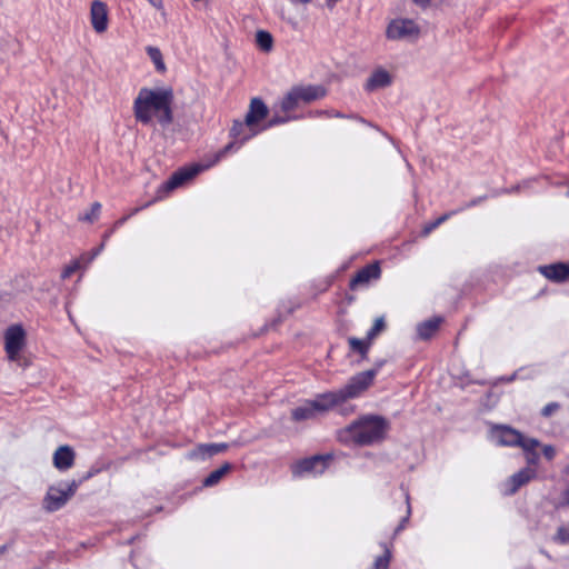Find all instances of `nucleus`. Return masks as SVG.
Listing matches in <instances>:
<instances>
[{
	"label": "nucleus",
	"mask_w": 569,
	"mask_h": 569,
	"mask_svg": "<svg viewBox=\"0 0 569 569\" xmlns=\"http://www.w3.org/2000/svg\"><path fill=\"white\" fill-rule=\"evenodd\" d=\"M74 458V450L70 446H60L53 453V466L60 471H66L73 466Z\"/></svg>",
	"instance_id": "2eb2a0df"
},
{
	"label": "nucleus",
	"mask_w": 569,
	"mask_h": 569,
	"mask_svg": "<svg viewBox=\"0 0 569 569\" xmlns=\"http://www.w3.org/2000/svg\"><path fill=\"white\" fill-rule=\"evenodd\" d=\"M413 1H415V3H417L418 6H420V7H423V8H425V7L429 6V3H430V1H431V0H413Z\"/></svg>",
	"instance_id": "79ce46f5"
},
{
	"label": "nucleus",
	"mask_w": 569,
	"mask_h": 569,
	"mask_svg": "<svg viewBox=\"0 0 569 569\" xmlns=\"http://www.w3.org/2000/svg\"><path fill=\"white\" fill-rule=\"evenodd\" d=\"M490 439L498 446L520 447L527 438L509 426L499 425L490 429Z\"/></svg>",
	"instance_id": "0eeeda50"
},
{
	"label": "nucleus",
	"mask_w": 569,
	"mask_h": 569,
	"mask_svg": "<svg viewBox=\"0 0 569 569\" xmlns=\"http://www.w3.org/2000/svg\"><path fill=\"white\" fill-rule=\"evenodd\" d=\"M300 98L296 88L293 87L281 100L280 108L282 111L288 112L295 110L300 104Z\"/></svg>",
	"instance_id": "b1692460"
},
{
	"label": "nucleus",
	"mask_w": 569,
	"mask_h": 569,
	"mask_svg": "<svg viewBox=\"0 0 569 569\" xmlns=\"http://www.w3.org/2000/svg\"><path fill=\"white\" fill-rule=\"evenodd\" d=\"M79 268L80 263L78 261H72L70 264L64 267V269L61 272V278L63 280L70 278Z\"/></svg>",
	"instance_id": "473e14b6"
},
{
	"label": "nucleus",
	"mask_w": 569,
	"mask_h": 569,
	"mask_svg": "<svg viewBox=\"0 0 569 569\" xmlns=\"http://www.w3.org/2000/svg\"><path fill=\"white\" fill-rule=\"evenodd\" d=\"M331 116L336 117V118H346L345 114L340 113V112H335L332 113Z\"/></svg>",
	"instance_id": "de8ad7c7"
},
{
	"label": "nucleus",
	"mask_w": 569,
	"mask_h": 569,
	"mask_svg": "<svg viewBox=\"0 0 569 569\" xmlns=\"http://www.w3.org/2000/svg\"><path fill=\"white\" fill-rule=\"evenodd\" d=\"M539 271L549 280L562 282L569 277V266L566 263H552L539 267Z\"/></svg>",
	"instance_id": "dca6fc26"
},
{
	"label": "nucleus",
	"mask_w": 569,
	"mask_h": 569,
	"mask_svg": "<svg viewBox=\"0 0 569 569\" xmlns=\"http://www.w3.org/2000/svg\"><path fill=\"white\" fill-rule=\"evenodd\" d=\"M380 274L381 269L378 262L367 264L355 274L349 287L351 290H356L359 287L367 286L371 280L378 279Z\"/></svg>",
	"instance_id": "f8f14e48"
},
{
	"label": "nucleus",
	"mask_w": 569,
	"mask_h": 569,
	"mask_svg": "<svg viewBox=\"0 0 569 569\" xmlns=\"http://www.w3.org/2000/svg\"><path fill=\"white\" fill-rule=\"evenodd\" d=\"M292 2H300L302 4H307L309 2H311V0H291Z\"/></svg>",
	"instance_id": "49530a36"
},
{
	"label": "nucleus",
	"mask_w": 569,
	"mask_h": 569,
	"mask_svg": "<svg viewBox=\"0 0 569 569\" xmlns=\"http://www.w3.org/2000/svg\"><path fill=\"white\" fill-rule=\"evenodd\" d=\"M152 7H154L158 10L163 9V1L162 0H147Z\"/></svg>",
	"instance_id": "ea45409f"
},
{
	"label": "nucleus",
	"mask_w": 569,
	"mask_h": 569,
	"mask_svg": "<svg viewBox=\"0 0 569 569\" xmlns=\"http://www.w3.org/2000/svg\"><path fill=\"white\" fill-rule=\"evenodd\" d=\"M381 365L382 362L378 365V368L366 370L351 377L348 383L340 388L345 400L357 398L367 390L373 382Z\"/></svg>",
	"instance_id": "39448f33"
},
{
	"label": "nucleus",
	"mask_w": 569,
	"mask_h": 569,
	"mask_svg": "<svg viewBox=\"0 0 569 569\" xmlns=\"http://www.w3.org/2000/svg\"><path fill=\"white\" fill-rule=\"evenodd\" d=\"M483 199H486V197H478V198H475L472 199L470 202L466 203L462 208H460L459 210H463V209H467V208H471V207H475L477 204H479Z\"/></svg>",
	"instance_id": "e433bc0d"
},
{
	"label": "nucleus",
	"mask_w": 569,
	"mask_h": 569,
	"mask_svg": "<svg viewBox=\"0 0 569 569\" xmlns=\"http://www.w3.org/2000/svg\"><path fill=\"white\" fill-rule=\"evenodd\" d=\"M555 540L562 545H569V526L559 527Z\"/></svg>",
	"instance_id": "2f4dec72"
},
{
	"label": "nucleus",
	"mask_w": 569,
	"mask_h": 569,
	"mask_svg": "<svg viewBox=\"0 0 569 569\" xmlns=\"http://www.w3.org/2000/svg\"><path fill=\"white\" fill-rule=\"evenodd\" d=\"M559 407L560 406L558 402H550L542 408L541 415L543 417H550L553 412H556L559 409Z\"/></svg>",
	"instance_id": "72a5a7b5"
},
{
	"label": "nucleus",
	"mask_w": 569,
	"mask_h": 569,
	"mask_svg": "<svg viewBox=\"0 0 569 569\" xmlns=\"http://www.w3.org/2000/svg\"><path fill=\"white\" fill-rule=\"evenodd\" d=\"M540 442L536 438H527L523 443L520 446V448L525 452V458L528 463V467L533 466L536 467L539 463L540 456L537 451V448L539 447Z\"/></svg>",
	"instance_id": "aec40b11"
},
{
	"label": "nucleus",
	"mask_w": 569,
	"mask_h": 569,
	"mask_svg": "<svg viewBox=\"0 0 569 569\" xmlns=\"http://www.w3.org/2000/svg\"><path fill=\"white\" fill-rule=\"evenodd\" d=\"M100 210H101V204L99 202H93L91 204L90 212L84 213L83 216H81L80 220L92 222V221H94L98 218V216L100 213Z\"/></svg>",
	"instance_id": "7c9ffc66"
},
{
	"label": "nucleus",
	"mask_w": 569,
	"mask_h": 569,
	"mask_svg": "<svg viewBox=\"0 0 569 569\" xmlns=\"http://www.w3.org/2000/svg\"><path fill=\"white\" fill-rule=\"evenodd\" d=\"M330 456H312L297 462L292 469L295 476H303L307 473L321 475L328 467Z\"/></svg>",
	"instance_id": "1a4fd4ad"
},
{
	"label": "nucleus",
	"mask_w": 569,
	"mask_h": 569,
	"mask_svg": "<svg viewBox=\"0 0 569 569\" xmlns=\"http://www.w3.org/2000/svg\"><path fill=\"white\" fill-rule=\"evenodd\" d=\"M297 93L300 101L303 103H310L319 100L327 94L326 89L322 86H296Z\"/></svg>",
	"instance_id": "a211bd4d"
},
{
	"label": "nucleus",
	"mask_w": 569,
	"mask_h": 569,
	"mask_svg": "<svg viewBox=\"0 0 569 569\" xmlns=\"http://www.w3.org/2000/svg\"><path fill=\"white\" fill-rule=\"evenodd\" d=\"M262 129L260 128H251L247 124V119L244 118V121H234L231 129H230V136L237 140H239V146L237 149L241 147L246 141L261 132Z\"/></svg>",
	"instance_id": "4468645a"
},
{
	"label": "nucleus",
	"mask_w": 569,
	"mask_h": 569,
	"mask_svg": "<svg viewBox=\"0 0 569 569\" xmlns=\"http://www.w3.org/2000/svg\"><path fill=\"white\" fill-rule=\"evenodd\" d=\"M437 227H439V226H438V223H437V222H436V220H435V221H432V222H430V223H428V224H426V226H425V228H423V233H425V234H428V233H430L432 230H435Z\"/></svg>",
	"instance_id": "58836bf2"
},
{
	"label": "nucleus",
	"mask_w": 569,
	"mask_h": 569,
	"mask_svg": "<svg viewBox=\"0 0 569 569\" xmlns=\"http://www.w3.org/2000/svg\"><path fill=\"white\" fill-rule=\"evenodd\" d=\"M80 483L81 480H72L50 486L42 501L43 509L48 512L60 510L73 497Z\"/></svg>",
	"instance_id": "7ed1b4c3"
},
{
	"label": "nucleus",
	"mask_w": 569,
	"mask_h": 569,
	"mask_svg": "<svg viewBox=\"0 0 569 569\" xmlns=\"http://www.w3.org/2000/svg\"><path fill=\"white\" fill-rule=\"evenodd\" d=\"M562 505L569 506V487L562 492Z\"/></svg>",
	"instance_id": "a19ab883"
},
{
	"label": "nucleus",
	"mask_w": 569,
	"mask_h": 569,
	"mask_svg": "<svg viewBox=\"0 0 569 569\" xmlns=\"http://www.w3.org/2000/svg\"><path fill=\"white\" fill-rule=\"evenodd\" d=\"M269 113L267 104L260 98H252L249 104V110L246 114L247 124L251 128H258V123L263 120Z\"/></svg>",
	"instance_id": "ddd939ff"
},
{
	"label": "nucleus",
	"mask_w": 569,
	"mask_h": 569,
	"mask_svg": "<svg viewBox=\"0 0 569 569\" xmlns=\"http://www.w3.org/2000/svg\"><path fill=\"white\" fill-rule=\"evenodd\" d=\"M536 475V469L530 467L522 468L521 470L512 475L509 480L511 485L509 493H515L519 488H521L523 485L528 483L531 479H533Z\"/></svg>",
	"instance_id": "6ab92c4d"
},
{
	"label": "nucleus",
	"mask_w": 569,
	"mask_h": 569,
	"mask_svg": "<svg viewBox=\"0 0 569 569\" xmlns=\"http://www.w3.org/2000/svg\"><path fill=\"white\" fill-rule=\"evenodd\" d=\"M317 410L313 407L311 400L306 401L303 405L295 408L291 412L295 421H303L313 419L317 416Z\"/></svg>",
	"instance_id": "4be33fe9"
},
{
	"label": "nucleus",
	"mask_w": 569,
	"mask_h": 569,
	"mask_svg": "<svg viewBox=\"0 0 569 569\" xmlns=\"http://www.w3.org/2000/svg\"><path fill=\"white\" fill-rule=\"evenodd\" d=\"M236 146V142L228 143L223 149H221L219 152L216 153L214 160L206 166L202 167L200 164H192L190 167H184L176 171L170 179L164 183V187L168 190H173L181 184H183L186 181L192 179L198 173H200L203 169L210 167L211 164L217 163L222 157H224L228 152H230Z\"/></svg>",
	"instance_id": "20e7f679"
},
{
	"label": "nucleus",
	"mask_w": 569,
	"mask_h": 569,
	"mask_svg": "<svg viewBox=\"0 0 569 569\" xmlns=\"http://www.w3.org/2000/svg\"><path fill=\"white\" fill-rule=\"evenodd\" d=\"M348 341L351 350L360 353L362 358L367 357L370 347V341H365L355 337L349 338Z\"/></svg>",
	"instance_id": "c85d7f7f"
},
{
	"label": "nucleus",
	"mask_w": 569,
	"mask_h": 569,
	"mask_svg": "<svg viewBox=\"0 0 569 569\" xmlns=\"http://www.w3.org/2000/svg\"><path fill=\"white\" fill-rule=\"evenodd\" d=\"M96 473H97V470H94V471H93V470H91V471H89V472L87 473V476H84V477H83V479H84V480H86V479H89V478H91L92 476H94Z\"/></svg>",
	"instance_id": "a18cd8bd"
},
{
	"label": "nucleus",
	"mask_w": 569,
	"mask_h": 569,
	"mask_svg": "<svg viewBox=\"0 0 569 569\" xmlns=\"http://www.w3.org/2000/svg\"><path fill=\"white\" fill-rule=\"evenodd\" d=\"M228 449L227 443H209V445H201L198 448L199 453L202 456V458L206 457H212L217 453L223 452Z\"/></svg>",
	"instance_id": "a878e982"
},
{
	"label": "nucleus",
	"mask_w": 569,
	"mask_h": 569,
	"mask_svg": "<svg viewBox=\"0 0 569 569\" xmlns=\"http://www.w3.org/2000/svg\"><path fill=\"white\" fill-rule=\"evenodd\" d=\"M173 90L170 87L141 88L133 101L136 120L142 124H149L153 118H157L161 126H169L173 120Z\"/></svg>",
	"instance_id": "f257e3e1"
},
{
	"label": "nucleus",
	"mask_w": 569,
	"mask_h": 569,
	"mask_svg": "<svg viewBox=\"0 0 569 569\" xmlns=\"http://www.w3.org/2000/svg\"><path fill=\"white\" fill-rule=\"evenodd\" d=\"M460 210H455V211H451V212H448V213H445L442 216H440L438 219H436V222L438 223V226H440L441 223H443L445 221H447L453 213H457L459 212Z\"/></svg>",
	"instance_id": "4c0bfd02"
},
{
	"label": "nucleus",
	"mask_w": 569,
	"mask_h": 569,
	"mask_svg": "<svg viewBox=\"0 0 569 569\" xmlns=\"http://www.w3.org/2000/svg\"><path fill=\"white\" fill-rule=\"evenodd\" d=\"M542 453L547 460H552L556 457V449L551 445H546L542 448Z\"/></svg>",
	"instance_id": "c9c22d12"
},
{
	"label": "nucleus",
	"mask_w": 569,
	"mask_h": 569,
	"mask_svg": "<svg viewBox=\"0 0 569 569\" xmlns=\"http://www.w3.org/2000/svg\"><path fill=\"white\" fill-rule=\"evenodd\" d=\"M317 412H327L338 405L346 402L340 389L319 393L311 400Z\"/></svg>",
	"instance_id": "9b49d317"
},
{
	"label": "nucleus",
	"mask_w": 569,
	"mask_h": 569,
	"mask_svg": "<svg viewBox=\"0 0 569 569\" xmlns=\"http://www.w3.org/2000/svg\"><path fill=\"white\" fill-rule=\"evenodd\" d=\"M385 319L382 317L377 318L371 329L367 332V339L371 341L373 338H376L377 335H379L385 329Z\"/></svg>",
	"instance_id": "c756f323"
},
{
	"label": "nucleus",
	"mask_w": 569,
	"mask_h": 569,
	"mask_svg": "<svg viewBox=\"0 0 569 569\" xmlns=\"http://www.w3.org/2000/svg\"><path fill=\"white\" fill-rule=\"evenodd\" d=\"M26 345V331L21 325H12L4 332V350L10 361L18 359Z\"/></svg>",
	"instance_id": "423d86ee"
},
{
	"label": "nucleus",
	"mask_w": 569,
	"mask_h": 569,
	"mask_svg": "<svg viewBox=\"0 0 569 569\" xmlns=\"http://www.w3.org/2000/svg\"><path fill=\"white\" fill-rule=\"evenodd\" d=\"M389 429L388 421L380 416H363L349 425L343 431L350 440L360 446H370L382 441Z\"/></svg>",
	"instance_id": "f03ea898"
},
{
	"label": "nucleus",
	"mask_w": 569,
	"mask_h": 569,
	"mask_svg": "<svg viewBox=\"0 0 569 569\" xmlns=\"http://www.w3.org/2000/svg\"><path fill=\"white\" fill-rule=\"evenodd\" d=\"M402 526H403V525L401 523V525L397 528V530H396V531L398 532L399 530H401V529H402Z\"/></svg>",
	"instance_id": "8fccbe9b"
},
{
	"label": "nucleus",
	"mask_w": 569,
	"mask_h": 569,
	"mask_svg": "<svg viewBox=\"0 0 569 569\" xmlns=\"http://www.w3.org/2000/svg\"><path fill=\"white\" fill-rule=\"evenodd\" d=\"M11 547V545L0 546V557Z\"/></svg>",
	"instance_id": "c03bdc74"
},
{
	"label": "nucleus",
	"mask_w": 569,
	"mask_h": 569,
	"mask_svg": "<svg viewBox=\"0 0 569 569\" xmlns=\"http://www.w3.org/2000/svg\"><path fill=\"white\" fill-rule=\"evenodd\" d=\"M90 22L97 33H103L108 29V8L100 0H93L90 7Z\"/></svg>",
	"instance_id": "9d476101"
},
{
	"label": "nucleus",
	"mask_w": 569,
	"mask_h": 569,
	"mask_svg": "<svg viewBox=\"0 0 569 569\" xmlns=\"http://www.w3.org/2000/svg\"><path fill=\"white\" fill-rule=\"evenodd\" d=\"M419 33V27L410 19L392 20L386 31L387 38L390 40L415 39Z\"/></svg>",
	"instance_id": "6e6552de"
},
{
	"label": "nucleus",
	"mask_w": 569,
	"mask_h": 569,
	"mask_svg": "<svg viewBox=\"0 0 569 569\" xmlns=\"http://www.w3.org/2000/svg\"><path fill=\"white\" fill-rule=\"evenodd\" d=\"M289 120H290V118H284V117H272V118L268 121L267 126H264V127H263V128H261V129H262V130H264V129L271 128V127H273V126H277V124H280V123H284V122H287V121H289Z\"/></svg>",
	"instance_id": "f704fd0d"
},
{
	"label": "nucleus",
	"mask_w": 569,
	"mask_h": 569,
	"mask_svg": "<svg viewBox=\"0 0 569 569\" xmlns=\"http://www.w3.org/2000/svg\"><path fill=\"white\" fill-rule=\"evenodd\" d=\"M392 82L391 76L388 71L383 69H378L371 73V76L368 78L365 89L368 92L376 91L378 89L386 88L390 86Z\"/></svg>",
	"instance_id": "f3484780"
},
{
	"label": "nucleus",
	"mask_w": 569,
	"mask_h": 569,
	"mask_svg": "<svg viewBox=\"0 0 569 569\" xmlns=\"http://www.w3.org/2000/svg\"><path fill=\"white\" fill-rule=\"evenodd\" d=\"M232 469V465L230 462H224L218 469L211 471L208 477L203 480L204 487H213Z\"/></svg>",
	"instance_id": "5701e85b"
},
{
	"label": "nucleus",
	"mask_w": 569,
	"mask_h": 569,
	"mask_svg": "<svg viewBox=\"0 0 569 569\" xmlns=\"http://www.w3.org/2000/svg\"><path fill=\"white\" fill-rule=\"evenodd\" d=\"M113 230L104 234V239L109 238Z\"/></svg>",
	"instance_id": "09e8293b"
},
{
	"label": "nucleus",
	"mask_w": 569,
	"mask_h": 569,
	"mask_svg": "<svg viewBox=\"0 0 569 569\" xmlns=\"http://www.w3.org/2000/svg\"><path fill=\"white\" fill-rule=\"evenodd\" d=\"M381 546L383 547V553L375 559L373 569H389L392 556L391 550L386 543H382Z\"/></svg>",
	"instance_id": "cd10ccee"
},
{
	"label": "nucleus",
	"mask_w": 569,
	"mask_h": 569,
	"mask_svg": "<svg viewBox=\"0 0 569 569\" xmlns=\"http://www.w3.org/2000/svg\"><path fill=\"white\" fill-rule=\"evenodd\" d=\"M146 52L153 62L156 70L163 73L166 71V64L160 49L157 47L148 46L146 48Z\"/></svg>",
	"instance_id": "393cba45"
},
{
	"label": "nucleus",
	"mask_w": 569,
	"mask_h": 569,
	"mask_svg": "<svg viewBox=\"0 0 569 569\" xmlns=\"http://www.w3.org/2000/svg\"><path fill=\"white\" fill-rule=\"evenodd\" d=\"M441 323V318L428 319L417 326V333L420 339L427 340L431 338L438 330Z\"/></svg>",
	"instance_id": "412c9836"
},
{
	"label": "nucleus",
	"mask_w": 569,
	"mask_h": 569,
	"mask_svg": "<svg viewBox=\"0 0 569 569\" xmlns=\"http://www.w3.org/2000/svg\"><path fill=\"white\" fill-rule=\"evenodd\" d=\"M256 42L262 51L269 52L272 49L273 39L270 32L259 30L256 33Z\"/></svg>",
	"instance_id": "bb28decb"
},
{
	"label": "nucleus",
	"mask_w": 569,
	"mask_h": 569,
	"mask_svg": "<svg viewBox=\"0 0 569 569\" xmlns=\"http://www.w3.org/2000/svg\"><path fill=\"white\" fill-rule=\"evenodd\" d=\"M127 219H128V217H123V218L119 219L118 221H116L114 228L122 226L127 221Z\"/></svg>",
	"instance_id": "37998d69"
}]
</instances>
